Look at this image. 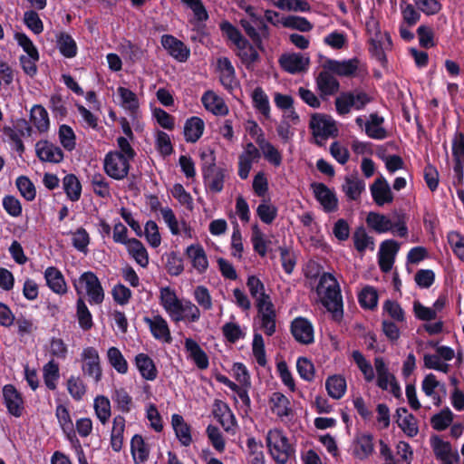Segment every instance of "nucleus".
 I'll list each match as a JSON object with an SVG mask.
<instances>
[{"label": "nucleus", "instance_id": "obj_35", "mask_svg": "<svg viewBox=\"0 0 464 464\" xmlns=\"http://www.w3.org/2000/svg\"><path fill=\"white\" fill-rule=\"evenodd\" d=\"M367 225L375 232L382 234L392 230L393 223L385 215L370 212L366 218Z\"/></svg>", "mask_w": 464, "mask_h": 464}, {"label": "nucleus", "instance_id": "obj_2", "mask_svg": "<svg viewBox=\"0 0 464 464\" xmlns=\"http://www.w3.org/2000/svg\"><path fill=\"white\" fill-rule=\"evenodd\" d=\"M372 97L362 90L355 89L353 91L343 92L335 99L336 111L340 115L348 114L352 109L362 111L372 102Z\"/></svg>", "mask_w": 464, "mask_h": 464}, {"label": "nucleus", "instance_id": "obj_46", "mask_svg": "<svg viewBox=\"0 0 464 464\" xmlns=\"http://www.w3.org/2000/svg\"><path fill=\"white\" fill-rule=\"evenodd\" d=\"M107 357L109 363L121 374H125L128 372V362L122 355L121 352L117 347H110L107 351Z\"/></svg>", "mask_w": 464, "mask_h": 464}, {"label": "nucleus", "instance_id": "obj_15", "mask_svg": "<svg viewBox=\"0 0 464 464\" xmlns=\"http://www.w3.org/2000/svg\"><path fill=\"white\" fill-rule=\"evenodd\" d=\"M35 151L39 160L44 162L60 163L64 158L63 150L46 140L36 142Z\"/></svg>", "mask_w": 464, "mask_h": 464}, {"label": "nucleus", "instance_id": "obj_19", "mask_svg": "<svg viewBox=\"0 0 464 464\" xmlns=\"http://www.w3.org/2000/svg\"><path fill=\"white\" fill-rule=\"evenodd\" d=\"M188 359L193 361L199 370H205L209 366V359L207 353L192 338H186L184 343Z\"/></svg>", "mask_w": 464, "mask_h": 464}, {"label": "nucleus", "instance_id": "obj_40", "mask_svg": "<svg viewBox=\"0 0 464 464\" xmlns=\"http://www.w3.org/2000/svg\"><path fill=\"white\" fill-rule=\"evenodd\" d=\"M129 254L142 267L149 265V254L143 244L137 238H130L128 245Z\"/></svg>", "mask_w": 464, "mask_h": 464}, {"label": "nucleus", "instance_id": "obj_45", "mask_svg": "<svg viewBox=\"0 0 464 464\" xmlns=\"http://www.w3.org/2000/svg\"><path fill=\"white\" fill-rule=\"evenodd\" d=\"M453 418V412L449 407H445L430 418V425L435 430L442 431L451 424Z\"/></svg>", "mask_w": 464, "mask_h": 464}, {"label": "nucleus", "instance_id": "obj_55", "mask_svg": "<svg viewBox=\"0 0 464 464\" xmlns=\"http://www.w3.org/2000/svg\"><path fill=\"white\" fill-rule=\"evenodd\" d=\"M281 10L309 12L311 5L306 0H276L273 4Z\"/></svg>", "mask_w": 464, "mask_h": 464}, {"label": "nucleus", "instance_id": "obj_12", "mask_svg": "<svg viewBox=\"0 0 464 464\" xmlns=\"http://www.w3.org/2000/svg\"><path fill=\"white\" fill-rule=\"evenodd\" d=\"M162 47L179 63H185L190 56V49L180 40L171 34H163L160 38Z\"/></svg>", "mask_w": 464, "mask_h": 464}, {"label": "nucleus", "instance_id": "obj_7", "mask_svg": "<svg viewBox=\"0 0 464 464\" xmlns=\"http://www.w3.org/2000/svg\"><path fill=\"white\" fill-rule=\"evenodd\" d=\"M79 284L84 285L91 304H101L103 302L104 290L95 273L92 271L82 273L79 277Z\"/></svg>", "mask_w": 464, "mask_h": 464}, {"label": "nucleus", "instance_id": "obj_53", "mask_svg": "<svg viewBox=\"0 0 464 464\" xmlns=\"http://www.w3.org/2000/svg\"><path fill=\"white\" fill-rule=\"evenodd\" d=\"M59 140L62 146L68 151H72L76 146V136L69 125L63 124L59 127Z\"/></svg>", "mask_w": 464, "mask_h": 464}, {"label": "nucleus", "instance_id": "obj_13", "mask_svg": "<svg viewBox=\"0 0 464 464\" xmlns=\"http://www.w3.org/2000/svg\"><path fill=\"white\" fill-rule=\"evenodd\" d=\"M314 198L322 205L323 209L326 213L334 212L338 208V198L334 191H332L324 183H313L311 185Z\"/></svg>", "mask_w": 464, "mask_h": 464}, {"label": "nucleus", "instance_id": "obj_52", "mask_svg": "<svg viewBox=\"0 0 464 464\" xmlns=\"http://www.w3.org/2000/svg\"><path fill=\"white\" fill-rule=\"evenodd\" d=\"M401 16L403 22L409 26H414L420 19V12L414 7L413 5L406 3L401 0L400 4Z\"/></svg>", "mask_w": 464, "mask_h": 464}, {"label": "nucleus", "instance_id": "obj_14", "mask_svg": "<svg viewBox=\"0 0 464 464\" xmlns=\"http://www.w3.org/2000/svg\"><path fill=\"white\" fill-rule=\"evenodd\" d=\"M360 61L357 58L337 61L328 59L324 63V69L342 77L354 76L358 70Z\"/></svg>", "mask_w": 464, "mask_h": 464}, {"label": "nucleus", "instance_id": "obj_63", "mask_svg": "<svg viewBox=\"0 0 464 464\" xmlns=\"http://www.w3.org/2000/svg\"><path fill=\"white\" fill-rule=\"evenodd\" d=\"M67 390L75 401L82 400L86 392V387L80 377H75L73 375H72L67 381Z\"/></svg>", "mask_w": 464, "mask_h": 464}, {"label": "nucleus", "instance_id": "obj_23", "mask_svg": "<svg viewBox=\"0 0 464 464\" xmlns=\"http://www.w3.org/2000/svg\"><path fill=\"white\" fill-rule=\"evenodd\" d=\"M47 286L55 294L63 295L67 293V285L62 272L55 266H49L44 271Z\"/></svg>", "mask_w": 464, "mask_h": 464}, {"label": "nucleus", "instance_id": "obj_54", "mask_svg": "<svg viewBox=\"0 0 464 464\" xmlns=\"http://www.w3.org/2000/svg\"><path fill=\"white\" fill-rule=\"evenodd\" d=\"M15 185L22 197L27 201H33L36 196V189L34 183L26 176H20L15 180Z\"/></svg>", "mask_w": 464, "mask_h": 464}, {"label": "nucleus", "instance_id": "obj_17", "mask_svg": "<svg viewBox=\"0 0 464 464\" xmlns=\"http://www.w3.org/2000/svg\"><path fill=\"white\" fill-rule=\"evenodd\" d=\"M370 191L373 201L378 206L392 203L394 199L391 187L386 179L382 176L377 178L370 186Z\"/></svg>", "mask_w": 464, "mask_h": 464}, {"label": "nucleus", "instance_id": "obj_11", "mask_svg": "<svg viewBox=\"0 0 464 464\" xmlns=\"http://www.w3.org/2000/svg\"><path fill=\"white\" fill-rule=\"evenodd\" d=\"M290 331L296 342L301 344H311L314 342V331L312 323L299 316L291 322Z\"/></svg>", "mask_w": 464, "mask_h": 464}, {"label": "nucleus", "instance_id": "obj_8", "mask_svg": "<svg viewBox=\"0 0 464 464\" xmlns=\"http://www.w3.org/2000/svg\"><path fill=\"white\" fill-rule=\"evenodd\" d=\"M82 361V370L83 373L98 382L102 379V372L100 363V355L98 351L92 346L86 347L81 353Z\"/></svg>", "mask_w": 464, "mask_h": 464}, {"label": "nucleus", "instance_id": "obj_4", "mask_svg": "<svg viewBox=\"0 0 464 464\" xmlns=\"http://www.w3.org/2000/svg\"><path fill=\"white\" fill-rule=\"evenodd\" d=\"M122 153L117 150L109 151L103 160L105 173L115 180H122L130 171V164Z\"/></svg>", "mask_w": 464, "mask_h": 464}, {"label": "nucleus", "instance_id": "obj_10", "mask_svg": "<svg viewBox=\"0 0 464 464\" xmlns=\"http://www.w3.org/2000/svg\"><path fill=\"white\" fill-rule=\"evenodd\" d=\"M430 444L436 459L441 464H457L460 461L458 450H453L450 442L443 440L438 435H434L430 439Z\"/></svg>", "mask_w": 464, "mask_h": 464}, {"label": "nucleus", "instance_id": "obj_22", "mask_svg": "<svg viewBox=\"0 0 464 464\" xmlns=\"http://www.w3.org/2000/svg\"><path fill=\"white\" fill-rule=\"evenodd\" d=\"M270 409L278 418L293 416V409L290 400L282 392H275L269 398Z\"/></svg>", "mask_w": 464, "mask_h": 464}, {"label": "nucleus", "instance_id": "obj_37", "mask_svg": "<svg viewBox=\"0 0 464 464\" xmlns=\"http://www.w3.org/2000/svg\"><path fill=\"white\" fill-rule=\"evenodd\" d=\"M30 119L40 132L48 130L50 127L49 115L44 106L40 104L34 105L30 111Z\"/></svg>", "mask_w": 464, "mask_h": 464}, {"label": "nucleus", "instance_id": "obj_34", "mask_svg": "<svg viewBox=\"0 0 464 464\" xmlns=\"http://www.w3.org/2000/svg\"><path fill=\"white\" fill-rule=\"evenodd\" d=\"M125 421V418L122 415H117L113 419L112 430L111 434V446L112 450L115 452H120L122 449Z\"/></svg>", "mask_w": 464, "mask_h": 464}, {"label": "nucleus", "instance_id": "obj_38", "mask_svg": "<svg viewBox=\"0 0 464 464\" xmlns=\"http://www.w3.org/2000/svg\"><path fill=\"white\" fill-rule=\"evenodd\" d=\"M43 377L45 386L50 391H54L57 388V382L60 378L59 364L53 359L50 360L43 367Z\"/></svg>", "mask_w": 464, "mask_h": 464}, {"label": "nucleus", "instance_id": "obj_3", "mask_svg": "<svg viewBox=\"0 0 464 464\" xmlns=\"http://www.w3.org/2000/svg\"><path fill=\"white\" fill-rule=\"evenodd\" d=\"M266 441L269 451L277 464H285L295 453L288 439L280 430L269 431Z\"/></svg>", "mask_w": 464, "mask_h": 464}, {"label": "nucleus", "instance_id": "obj_51", "mask_svg": "<svg viewBox=\"0 0 464 464\" xmlns=\"http://www.w3.org/2000/svg\"><path fill=\"white\" fill-rule=\"evenodd\" d=\"M352 357L357 367L364 375L365 381L372 382L374 379V372L371 362H368L364 355L358 350L353 352Z\"/></svg>", "mask_w": 464, "mask_h": 464}, {"label": "nucleus", "instance_id": "obj_24", "mask_svg": "<svg viewBox=\"0 0 464 464\" xmlns=\"http://www.w3.org/2000/svg\"><path fill=\"white\" fill-rule=\"evenodd\" d=\"M171 424L180 444L184 447H188L193 441L191 426L185 421L181 415L177 413L171 416Z\"/></svg>", "mask_w": 464, "mask_h": 464}, {"label": "nucleus", "instance_id": "obj_30", "mask_svg": "<svg viewBox=\"0 0 464 464\" xmlns=\"http://www.w3.org/2000/svg\"><path fill=\"white\" fill-rule=\"evenodd\" d=\"M374 451L373 436L370 433H363L355 440L353 455L360 460L367 459Z\"/></svg>", "mask_w": 464, "mask_h": 464}, {"label": "nucleus", "instance_id": "obj_21", "mask_svg": "<svg viewBox=\"0 0 464 464\" xmlns=\"http://www.w3.org/2000/svg\"><path fill=\"white\" fill-rule=\"evenodd\" d=\"M384 118L377 112H372L369 115V119L365 121L364 131L365 134L373 140H382L388 137L387 130L382 126Z\"/></svg>", "mask_w": 464, "mask_h": 464}, {"label": "nucleus", "instance_id": "obj_25", "mask_svg": "<svg viewBox=\"0 0 464 464\" xmlns=\"http://www.w3.org/2000/svg\"><path fill=\"white\" fill-rule=\"evenodd\" d=\"M226 174L227 169L221 167L212 169L208 176L202 174L206 188L212 193L221 192L224 188Z\"/></svg>", "mask_w": 464, "mask_h": 464}, {"label": "nucleus", "instance_id": "obj_18", "mask_svg": "<svg viewBox=\"0 0 464 464\" xmlns=\"http://www.w3.org/2000/svg\"><path fill=\"white\" fill-rule=\"evenodd\" d=\"M278 62L284 71L292 74L307 71L310 63L300 53L282 54Z\"/></svg>", "mask_w": 464, "mask_h": 464}, {"label": "nucleus", "instance_id": "obj_9", "mask_svg": "<svg viewBox=\"0 0 464 464\" xmlns=\"http://www.w3.org/2000/svg\"><path fill=\"white\" fill-rule=\"evenodd\" d=\"M4 404L10 415L19 418L24 411V401L22 393L13 384H5L2 389Z\"/></svg>", "mask_w": 464, "mask_h": 464}, {"label": "nucleus", "instance_id": "obj_44", "mask_svg": "<svg viewBox=\"0 0 464 464\" xmlns=\"http://www.w3.org/2000/svg\"><path fill=\"white\" fill-rule=\"evenodd\" d=\"M253 106L266 119L270 117V104L268 96L261 87H256L252 92Z\"/></svg>", "mask_w": 464, "mask_h": 464}, {"label": "nucleus", "instance_id": "obj_60", "mask_svg": "<svg viewBox=\"0 0 464 464\" xmlns=\"http://www.w3.org/2000/svg\"><path fill=\"white\" fill-rule=\"evenodd\" d=\"M296 370L303 380L312 382L314 379V365L308 358L299 357L296 361Z\"/></svg>", "mask_w": 464, "mask_h": 464}, {"label": "nucleus", "instance_id": "obj_61", "mask_svg": "<svg viewBox=\"0 0 464 464\" xmlns=\"http://www.w3.org/2000/svg\"><path fill=\"white\" fill-rule=\"evenodd\" d=\"M72 243L75 249L86 254L88 251V245L90 244V236L87 230L83 227H79L72 233Z\"/></svg>", "mask_w": 464, "mask_h": 464}, {"label": "nucleus", "instance_id": "obj_27", "mask_svg": "<svg viewBox=\"0 0 464 464\" xmlns=\"http://www.w3.org/2000/svg\"><path fill=\"white\" fill-rule=\"evenodd\" d=\"M316 84L322 97L334 95L340 88L337 79L327 70H324L318 74Z\"/></svg>", "mask_w": 464, "mask_h": 464}, {"label": "nucleus", "instance_id": "obj_62", "mask_svg": "<svg viewBox=\"0 0 464 464\" xmlns=\"http://www.w3.org/2000/svg\"><path fill=\"white\" fill-rule=\"evenodd\" d=\"M118 94L121 97L122 105L131 111H136L139 108V100L137 95L128 88L119 87Z\"/></svg>", "mask_w": 464, "mask_h": 464}, {"label": "nucleus", "instance_id": "obj_28", "mask_svg": "<svg viewBox=\"0 0 464 464\" xmlns=\"http://www.w3.org/2000/svg\"><path fill=\"white\" fill-rule=\"evenodd\" d=\"M205 130L204 121L198 117L192 116L187 119L184 124V138L187 142L195 143L203 135Z\"/></svg>", "mask_w": 464, "mask_h": 464}, {"label": "nucleus", "instance_id": "obj_42", "mask_svg": "<svg viewBox=\"0 0 464 464\" xmlns=\"http://www.w3.org/2000/svg\"><path fill=\"white\" fill-rule=\"evenodd\" d=\"M353 239L355 249L360 253H363L366 248L374 249V239L367 234L362 226L356 228Z\"/></svg>", "mask_w": 464, "mask_h": 464}, {"label": "nucleus", "instance_id": "obj_29", "mask_svg": "<svg viewBox=\"0 0 464 464\" xmlns=\"http://www.w3.org/2000/svg\"><path fill=\"white\" fill-rule=\"evenodd\" d=\"M201 102L206 110L215 115L225 116L228 113L225 102L212 91H207L202 95Z\"/></svg>", "mask_w": 464, "mask_h": 464}, {"label": "nucleus", "instance_id": "obj_5", "mask_svg": "<svg viewBox=\"0 0 464 464\" xmlns=\"http://www.w3.org/2000/svg\"><path fill=\"white\" fill-rule=\"evenodd\" d=\"M160 303L174 323L183 321L181 316L184 301L180 300L169 286L160 289Z\"/></svg>", "mask_w": 464, "mask_h": 464}, {"label": "nucleus", "instance_id": "obj_33", "mask_svg": "<svg viewBox=\"0 0 464 464\" xmlns=\"http://www.w3.org/2000/svg\"><path fill=\"white\" fill-rule=\"evenodd\" d=\"M342 189L349 200H358L365 189V182L358 177H345Z\"/></svg>", "mask_w": 464, "mask_h": 464}, {"label": "nucleus", "instance_id": "obj_32", "mask_svg": "<svg viewBox=\"0 0 464 464\" xmlns=\"http://www.w3.org/2000/svg\"><path fill=\"white\" fill-rule=\"evenodd\" d=\"M56 46L65 58H73L77 55V44L72 36L66 32H60L56 35Z\"/></svg>", "mask_w": 464, "mask_h": 464}, {"label": "nucleus", "instance_id": "obj_49", "mask_svg": "<svg viewBox=\"0 0 464 464\" xmlns=\"http://www.w3.org/2000/svg\"><path fill=\"white\" fill-rule=\"evenodd\" d=\"M117 409L122 413H129L133 404L132 398L124 388L116 389L111 396Z\"/></svg>", "mask_w": 464, "mask_h": 464}, {"label": "nucleus", "instance_id": "obj_57", "mask_svg": "<svg viewBox=\"0 0 464 464\" xmlns=\"http://www.w3.org/2000/svg\"><path fill=\"white\" fill-rule=\"evenodd\" d=\"M251 242L253 244L254 250L262 257L267 254V244L270 241H266L264 238V235L259 229L257 225H254L252 227Z\"/></svg>", "mask_w": 464, "mask_h": 464}, {"label": "nucleus", "instance_id": "obj_64", "mask_svg": "<svg viewBox=\"0 0 464 464\" xmlns=\"http://www.w3.org/2000/svg\"><path fill=\"white\" fill-rule=\"evenodd\" d=\"M448 241L454 255L464 262V237L458 232H451L448 236Z\"/></svg>", "mask_w": 464, "mask_h": 464}, {"label": "nucleus", "instance_id": "obj_36", "mask_svg": "<svg viewBox=\"0 0 464 464\" xmlns=\"http://www.w3.org/2000/svg\"><path fill=\"white\" fill-rule=\"evenodd\" d=\"M130 452L136 464L142 463L149 459L150 450L141 435L135 434L132 437Z\"/></svg>", "mask_w": 464, "mask_h": 464}, {"label": "nucleus", "instance_id": "obj_56", "mask_svg": "<svg viewBox=\"0 0 464 464\" xmlns=\"http://www.w3.org/2000/svg\"><path fill=\"white\" fill-rule=\"evenodd\" d=\"M282 24L284 27L301 32H309L313 29V24L305 17L301 16L289 15L282 18Z\"/></svg>", "mask_w": 464, "mask_h": 464}, {"label": "nucleus", "instance_id": "obj_47", "mask_svg": "<svg viewBox=\"0 0 464 464\" xmlns=\"http://www.w3.org/2000/svg\"><path fill=\"white\" fill-rule=\"evenodd\" d=\"M358 302L361 307L373 310L378 304V293L372 286L367 285L358 295Z\"/></svg>", "mask_w": 464, "mask_h": 464}, {"label": "nucleus", "instance_id": "obj_43", "mask_svg": "<svg viewBox=\"0 0 464 464\" xmlns=\"http://www.w3.org/2000/svg\"><path fill=\"white\" fill-rule=\"evenodd\" d=\"M76 317L79 326L88 331L93 326L92 315L82 298H78L76 302Z\"/></svg>", "mask_w": 464, "mask_h": 464}, {"label": "nucleus", "instance_id": "obj_6", "mask_svg": "<svg viewBox=\"0 0 464 464\" xmlns=\"http://www.w3.org/2000/svg\"><path fill=\"white\" fill-rule=\"evenodd\" d=\"M309 128L315 138H322L323 140L335 137L338 133V129L333 118L322 113L312 114Z\"/></svg>", "mask_w": 464, "mask_h": 464}, {"label": "nucleus", "instance_id": "obj_1", "mask_svg": "<svg viewBox=\"0 0 464 464\" xmlns=\"http://www.w3.org/2000/svg\"><path fill=\"white\" fill-rule=\"evenodd\" d=\"M324 288L323 305L332 314L333 320L340 322L343 317V304L341 289L335 277L330 273H324L318 283V289Z\"/></svg>", "mask_w": 464, "mask_h": 464}, {"label": "nucleus", "instance_id": "obj_48", "mask_svg": "<svg viewBox=\"0 0 464 464\" xmlns=\"http://www.w3.org/2000/svg\"><path fill=\"white\" fill-rule=\"evenodd\" d=\"M89 179L94 194L103 198L110 197V184L103 174L95 172Z\"/></svg>", "mask_w": 464, "mask_h": 464}, {"label": "nucleus", "instance_id": "obj_58", "mask_svg": "<svg viewBox=\"0 0 464 464\" xmlns=\"http://www.w3.org/2000/svg\"><path fill=\"white\" fill-rule=\"evenodd\" d=\"M252 353L256 360V362L262 367L266 366L267 361L265 350V343L261 334H254L252 343Z\"/></svg>", "mask_w": 464, "mask_h": 464}, {"label": "nucleus", "instance_id": "obj_39", "mask_svg": "<svg viewBox=\"0 0 464 464\" xmlns=\"http://www.w3.org/2000/svg\"><path fill=\"white\" fill-rule=\"evenodd\" d=\"M325 388L330 397L341 399L346 391V381L341 375L329 376L325 382Z\"/></svg>", "mask_w": 464, "mask_h": 464}, {"label": "nucleus", "instance_id": "obj_59", "mask_svg": "<svg viewBox=\"0 0 464 464\" xmlns=\"http://www.w3.org/2000/svg\"><path fill=\"white\" fill-rule=\"evenodd\" d=\"M278 209L275 205L268 204L266 201L260 203L256 208V215L265 224H272L276 218Z\"/></svg>", "mask_w": 464, "mask_h": 464}, {"label": "nucleus", "instance_id": "obj_31", "mask_svg": "<svg viewBox=\"0 0 464 464\" xmlns=\"http://www.w3.org/2000/svg\"><path fill=\"white\" fill-rule=\"evenodd\" d=\"M186 254L191 259L193 267L198 273L202 274L206 272L208 267V261L201 245H190L187 247Z\"/></svg>", "mask_w": 464, "mask_h": 464}, {"label": "nucleus", "instance_id": "obj_20", "mask_svg": "<svg viewBox=\"0 0 464 464\" xmlns=\"http://www.w3.org/2000/svg\"><path fill=\"white\" fill-rule=\"evenodd\" d=\"M213 415L226 431H230L237 424L236 418L227 403L216 400L213 405Z\"/></svg>", "mask_w": 464, "mask_h": 464}, {"label": "nucleus", "instance_id": "obj_41", "mask_svg": "<svg viewBox=\"0 0 464 464\" xmlns=\"http://www.w3.org/2000/svg\"><path fill=\"white\" fill-rule=\"evenodd\" d=\"M64 192L72 201H78L82 195V184L74 174H67L63 179Z\"/></svg>", "mask_w": 464, "mask_h": 464}, {"label": "nucleus", "instance_id": "obj_26", "mask_svg": "<svg viewBox=\"0 0 464 464\" xmlns=\"http://www.w3.org/2000/svg\"><path fill=\"white\" fill-rule=\"evenodd\" d=\"M141 377L147 381H154L158 376V370L153 360L147 353H138L134 359Z\"/></svg>", "mask_w": 464, "mask_h": 464}, {"label": "nucleus", "instance_id": "obj_50", "mask_svg": "<svg viewBox=\"0 0 464 464\" xmlns=\"http://www.w3.org/2000/svg\"><path fill=\"white\" fill-rule=\"evenodd\" d=\"M94 411L99 420L104 425L111 417V402L110 400L103 396H97L94 400Z\"/></svg>", "mask_w": 464, "mask_h": 464}, {"label": "nucleus", "instance_id": "obj_16", "mask_svg": "<svg viewBox=\"0 0 464 464\" xmlns=\"http://www.w3.org/2000/svg\"><path fill=\"white\" fill-rule=\"evenodd\" d=\"M144 323L149 326L152 336L156 340L163 341L164 343H170L172 337L167 321L160 314L152 318L144 317Z\"/></svg>", "mask_w": 464, "mask_h": 464}]
</instances>
